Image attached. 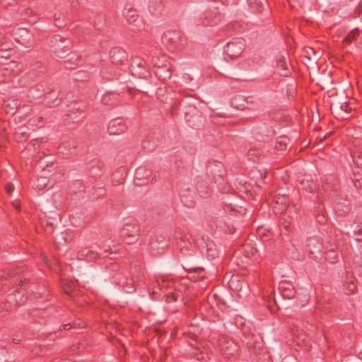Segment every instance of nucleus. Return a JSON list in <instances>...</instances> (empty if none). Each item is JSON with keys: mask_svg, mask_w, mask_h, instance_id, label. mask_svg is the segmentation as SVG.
Segmentation results:
<instances>
[{"mask_svg": "<svg viewBox=\"0 0 362 362\" xmlns=\"http://www.w3.org/2000/svg\"><path fill=\"white\" fill-rule=\"evenodd\" d=\"M339 108H340V110L344 113H346L348 111L351 110V109H352L351 107H349V105H347L346 103H344V104H342Z\"/></svg>", "mask_w": 362, "mask_h": 362, "instance_id": "9d476101", "label": "nucleus"}, {"mask_svg": "<svg viewBox=\"0 0 362 362\" xmlns=\"http://www.w3.org/2000/svg\"><path fill=\"white\" fill-rule=\"evenodd\" d=\"M122 15L130 23H135L138 18L136 11L129 6H126L124 8Z\"/></svg>", "mask_w": 362, "mask_h": 362, "instance_id": "20e7f679", "label": "nucleus"}, {"mask_svg": "<svg viewBox=\"0 0 362 362\" xmlns=\"http://www.w3.org/2000/svg\"><path fill=\"white\" fill-rule=\"evenodd\" d=\"M142 171H143V169H142V168H137V169L136 170V176H141V175H142V173H141V172H142Z\"/></svg>", "mask_w": 362, "mask_h": 362, "instance_id": "dca6fc26", "label": "nucleus"}, {"mask_svg": "<svg viewBox=\"0 0 362 362\" xmlns=\"http://www.w3.org/2000/svg\"><path fill=\"white\" fill-rule=\"evenodd\" d=\"M67 327H69V325H64V329H69Z\"/></svg>", "mask_w": 362, "mask_h": 362, "instance_id": "aec40b11", "label": "nucleus"}, {"mask_svg": "<svg viewBox=\"0 0 362 362\" xmlns=\"http://www.w3.org/2000/svg\"><path fill=\"white\" fill-rule=\"evenodd\" d=\"M276 66L281 76H286L288 74V60L286 56H279L276 59Z\"/></svg>", "mask_w": 362, "mask_h": 362, "instance_id": "f03ea898", "label": "nucleus"}, {"mask_svg": "<svg viewBox=\"0 0 362 362\" xmlns=\"http://www.w3.org/2000/svg\"><path fill=\"white\" fill-rule=\"evenodd\" d=\"M286 286H288V284L283 282V283H281L280 288H281V289L284 290V291L288 290V288H287Z\"/></svg>", "mask_w": 362, "mask_h": 362, "instance_id": "2eb2a0df", "label": "nucleus"}, {"mask_svg": "<svg viewBox=\"0 0 362 362\" xmlns=\"http://www.w3.org/2000/svg\"><path fill=\"white\" fill-rule=\"evenodd\" d=\"M47 184V180L45 177H42L38 179L36 184V187L39 189H43L46 187Z\"/></svg>", "mask_w": 362, "mask_h": 362, "instance_id": "6e6552de", "label": "nucleus"}, {"mask_svg": "<svg viewBox=\"0 0 362 362\" xmlns=\"http://www.w3.org/2000/svg\"><path fill=\"white\" fill-rule=\"evenodd\" d=\"M288 139L286 137H281L276 141L275 148L279 151H284L286 149Z\"/></svg>", "mask_w": 362, "mask_h": 362, "instance_id": "39448f33", "label": "nucleus"}, {"mask_svg": "<svg viewBox=\"0 0 362 362\" xmlns=\"http://www.w3.org/2000/svg\"><path fill=\"white\" fill-rule=\"evenodd\" d=\"M357 30L355 29V30H353L344 40V42L345 43H350L351 42L352 40H354L356 37V35H357Z\"/></svg>", "mask_w": 362, "mask_h": 362, "instance_id": "1a4fd4ad", "label": "nucleus"}, {"mask_svg": "<svg viewBox=\"0 0 362 362\" xmlns=\"http://www.w3.org/2000/svg\"><path fill=\"white\" fill-rule=\"evenodd\" d=\"M307 184H308V185L307 186H304V188L306 190H308V189H311V187H310V185L308 183V181H307Z\"/></svg>", "mask_w": 362, "mask_h": 362, "instance_id": "f3484780", "label": "nucleus"}, {"mask_svg": "<svg viewBox=\"0 0 362 362\" xmlns=\"http://www.w3.org/2000/svg\"><path fill=\"white\" fill-rule=\"evenodd\" d=\"M124 130V124L120 119H114L110 122L108 131L110 134H119Z\"/></svg>", "mask_w": 362, "mask_h": 362, "instance_id": "7ed1b4c3", "label": "nucleus"}, {"mask_svg": "<svg viewBox=\"0 0 362 362\" xmlns=\"http://www.w3.org/2000/svg\"><path fill=\"white\" fill-rule=\"evenodd\" d=\"M62 41V37H60L59 35L54 36L50 41L51 46L54 47L57 50V49L60 48L59 43L61 42Z\"/></svg>", "mask_w": 362, "mask_h": 362, "instance_id": "0eeeda50", "label": "nucleus"}, {"mask_svg": "<svg viewBox=\"0 0 362 362\" xmlns=\"http://www.w3.org/2000/svg\"><path fill=\"white\" fill-rule=\"evenodd\" d=\"M155 66H157L158 68L160 67H165L167 69V71L164 74H162L160 72H157L156 74L159 76V77H162L163 79L169 78L170 77V74L169 71V68L168 67L167 64H160L158 62H154Z\"/></svg>", "mask_w": 362, "mask_h": 362, "instance_id": "423d86ee", "label": "nucleus"}, {"mask_svg": "<svg viewBox=\"0 0 362 362\" xmlns=\"http://www.w3.org/2000/svg\"><path fill=\"white\" fill-rule=\"evenodd\" d=\"M13 189H14V186L11 183L8 184L7 186L6 187V190L7 193H8V194H11Z\"/></svg>", "mask_w": 362, "mask_h": 362, "instance_id": "f8f14e48", "label": "nucleus"}, {"mask_svg": "<svg viewBox=\"0 0 362 362\" xmlns=\"http://www.w3.org/2000/svg\"><path fill=\"white\" fill-rule=\"evenodd\" d=\"M13 206L17 210L20 209V203H19V202L18 200H15V201L13 202Z\"/></svg>", "mask_w": 362, "mask_h": 362, "instance_id": "4468645a", "label": "nucleus"}, {"mask_svg": "<svg viewBox=\"0 0 362 362\" xmlns=\"http://www.w3.org/2000/svg\"><path fill=\"white\" fill-rule=\"evenodd\" d=\"M172 298H173V300H175V298H174V295L173 294L172 295Z\"/></svg>", "mask_w": 362, "mask_h": 362, "instance_id": "4be33fe9", "label": "nucleus"}, {"mask_svg": "<svg viewBox=\"0 0 362 362\" xmlns=\"http://www.w3.org/2000/svg\"><path fill=\"white\" fill-rule=\"evenodd\" d=\"M69 287L67 289H66L65 292L68 293H69Z\"/></svg>", "mask_w": 362, "mask_h": 362, "instance_id": "412c9836", "label": "nucleus"}, {"mask_svg": "<svg viewBox=\"0 0 362 362\" xmlns=\"http://www.w3.org/2000/svg\"><path fill=\"white\" fill-rule=\"evenodd\" d=\"M354 185L356 187H362V179L361 180H356L354 181Z\"/></svg>", "mask_w": 362, "mask_h": 362, "instance_id": "ddd939ff", "label": "nucleus"}, {"mask_svg": "<svg viewBox=\"0 0 362 362\" xmlns=\"http://www.w3.org/2000/svg\"><path fill=\"white\" fill-rule=\"evenodd\" d=\"M246 47L245 39L238 37L232 40L223 47V53L231 59L239 57Z\"/></svg>", "mask_w": 362, "mask_h": 362, "instance_id": "f257e3e1", "label": "nucleus"}, {"mask_svg": "<svg viewBox=\"0 0 362 362\" xmlns=\"http://www.w3.org/2000/svg\"><path fill=\"white\" fill-rule=\"evenodd\" d=\"M284 295L286 296L288 298H291L292 297V293H291V294L290 293H288V294L284 293Z\"/></svg>", "mask_w": 362, "mask_h": 362, "instance_id": "6ab92c4d", "label": "nucleus"}, {"mask_svg": "<svg viewBox=\"0 0 362 362\" xmlns=\"http://www.w3.org/2000/svg\"><path fill=\"white\" fill-rule=\"evenodd\" d=\"M122 233L124 235H127V228H123L122 230Z\"/></svg>", "mask_w": 362, "mask_h": 362, "instance_id": "a211bd4d", "label": "nucleus"}, {"mask_svg": "<svg viewBox=\"0 0 362 362\" xmlns=\"http://www.w3.org/2000/svg\"><path fill=\"white\" fill-rule=\"evenodd\" d=\"M353 160L357 166H362V158H361L360 157L355 158L354 156H353Z\"/></svg>", "mask_w": 362, "mask_h": 362, "instance_id": "9b49d317", "label": "nucleus"}]
</instances>
